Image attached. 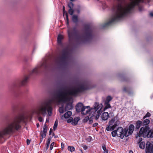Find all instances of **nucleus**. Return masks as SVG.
I'll return each instance as SVG.
<instances>
[{
  "instance_id": "obj_10",
  "label": "nucleus",
  "mask_w": 153,
  "mask_h": 153,
  "mask_svg": "<svg viewBox=\"0 0 153 153\" xmlns=\"http://www.w3.org/2000/svg\"><path fill=\"white\" fill-rule=\"evenodd\" d=\"M72 112L71 111H68L65 113L62 116L61 118L63 120L64 119H66L67 120L69 119L70 118H71V117L72 115Z\"/></svg>"
},
{
  "instance_id": "obj_45",
  "label": "nucleus",
  "mask_w": 153,
  "mask_h": 153,
  "mask_svg": "<svg viewBox=\"0 0 153 153\" xmlns=\"http://www.w3.org/2000/svg\"><path fill=\"white\" fill-rule=\"evenodd\" d=\"M129 153H133L132 151H130L129 152Z\"/></svg>"
},
{
  "instance_id": "obj_41",
  "label": "nucleus",
  "mask_w": 153,
  "mask_h": 153,
  "mask_svg": "<svg viewBox=\"0 0 153 153\" xmlns=\"http://www.w3.org/2000/svg\"><path fill=\"white\" fill-rule=\"evenodd\" d=\"M98 125V123H94L93 124V126H97V125Z\"/></svg>"
},
{
  "instance_id": "obj_47",
  "label": "nucleus",
  "mask_w": 153,
  "mask_h": 153,
  "mask_svg": "<svg viewBox=\"0 0 153 153\" xmlns=\"http://www.w3.org/2000/svg\"><path fill=\"white\" fill-rule=\"evenodd\" d=\"M39 124H37V127H39Z\"/></svg>"
},
{
  "instance_id": "obj_28",
  "label": "nucleus",
  "mask_w": 153,
  "mask_h": 153,
  "mask_svg": "<svg viewBox=\"0 0 153 153\" xmlns=\"http://www.w3.org/2000/svg\"><path fill=\"white\" fill-rule=\"evenodd\" d=\"M51 139H48L47 141V142L46 143V148L47 149L49 148L51 142Z\"/></svg>"
},
{
  "instance_id": "obj_4",
  "label": "nucleus",
  "mask_w": 153,
  "mask_h": 153,
  "mask_svg": "<svg viewBox=\"0 0 153 153\" xmlns=\"http://www.w3.org/2000/svg\"><path fill=\"white\" fill-rule=\"evenodd\" d=\"M117 118L114 117L108 123L109 125L106 128V130L108 131H111L113 130L117 126V124L118 122L116 121Z\"/></svg>"
},
{
  "instance_id": "obj_16",
  "label": "nucleus",
  "mask_w": 153,
  "mask_h": 153,
  "mask_svg": "<svg viewBox=\"0 0 153 153\" xmlns=\"http://www.w3.org/2000/svg\"><path fill=\"white\" fill-rule=\"evenodd\" d=\"M91 117L89 118L88 117H86L84 119V122H86L87 121L89 123H93V120L91 118Z\"/></svg>"
},
{
  "instance_id": "obj_19",
  "label": "nucleus",
  "mask_w": 153,
  "mask_h": 153,
  "mask_svg": "<svg viewBox=\"0 0 153 153\" xmlns=\"http://www.w3.org/2000/svg\"><path fill=\"white\" fill-rule=\"evenodd\" d=\"M147 137H153V129H151L148 132Z\"/></svg>"
},
{
  "instance_id": "obj_43",
  "label": "nucleus",
  "mask_w": 153,
  "mask_h": 153,
  "mask_svg": "<svg viewBox=\"0 0 153 153\" xmlns=\"http://www.w3.org/2000/svg\"><path fill=\"white\" fill-rule=\"evenodd\" d=\"M46 122H49V119L48 118V119H46Z\"/></svg>"
},
{
  "instance_id": "obj_27",
  "label": "nucleus",
  "mask_w": 153,
  "mask_h": 153,
  "mask_svg": "<svg viewBox=\"0 0 153 153\" xmlns=\"http://www.w3.org/2000/svg\"><path fill=\"white\" fill-rule=\"evenodd\" d=\"M112 100V98L111 97L108 96L107 97L106 100L105 101V102H109Z\"/></svg>"
},
{
  "instance_id": "obj_17",
  "label": "nucleus",
  "mask_w": 153,
  "mask_h": 153,
  "mask_svg": "<svg viewBox=\"0 0 153 153\" xmlns=\"http://www.w3.org/2000/svg\"><path fill=\"white\" fill-rule=\"evenodd\" d=\"M142 122L141 121L138 120L137 121L136 123V128L137 129H138L142 125Z\"/></svg>"
},
{
  "instance_id": "obj_30",
  "label": "nucleus",
  "mask_w": 153,
  "mask_h": 153,
  "mask_svg": "<svg viewBox=\"0 0 153 153\" xmlns=\"http://www.w3.org/2000/svg\"><path fill=\"white\" fill-rule=\"evenodd\" d=\"M68 12L70 15H72L74 13V10L73 9H70L68 10Z\"/></svg>"
},
{
  "instance_id": "obj_36",
  "label": "nucleus",
  "mask_w": 153,
  "mask_h": 153,
  "mask_svg": "<svg viewBox=\"0 0 153 153\" xmlns=\"http://www.w3.org/2000/svg\"><path fill=\"white\" fill-rule=\"evenodd\" d=\"M39 121L40 122H42L43 121V119L42 117H40L38 118Z\"/></svg>"
},
{
  "instance_id": "obj_7",
  "label": "nucleus",
  "mask_w": 153,
  "mask_h": 153,
  "mask_svg": "<svg viewBox=\"0 0 153 153\" xmlns=\"http://www.w3.org/2000/svg\"><path fill=\"white\" fill-rule=\"evenodd\" d=\"M146 153H153V142H147L146 148Z\"/></svg>"
},
{
  "instance_id": "obj_31",
  "label": "nucleus",
  "mask_w": 153,
  "mask_h": 153,
  "mask_svg": "<svg viewBox=\"0 0 153 153\" xmlns=\"http://www.w3.org/2000/svg\"><path fill=\"white\" fill-rule=\"evenodd\" d=\"M68 6L70 9H73L74 7V4L72 2H70L68 4Z\"/></svg>"
},
{
  "instance_id": "obj_40",
  "label": "nucleus",
  "mask_w": 153,
  "mask_h": 153,
  "mask_svg": "<svg viewBox=\"0 0 153 153\" xmlns=\"http://www.w3.org/2000/svg\"><path fill=\"white\" fill-rule=\"evenodd\" d=\"M30 143V140H27V145H29Z\"/></svg>"
},
{
  "instance_id": "obj_38",
  "label": "nucleus",
  "mask_w": 153,
  "mask_h": 153,
  "mask_svg": "<svg viewBox=\"0 0 153 153\" xmlns=\"http://www.w3.org/2000/svg\"><path fill=\"white\" fill-rule=\"evenodd\" d=\"M83 149H84L85 150L87 149H88L87 146L86 145H84L83 146Z\"/></svg>"
},
{
  "instance_id": "obj_22",
  "label": "nucleus",
  "mask_w": 153,
  "mask_h": 153,
  "mask_svg": "<svg viewBox=\"0 0 153 153\" xmlns=\"http://www.w3.org/2000/svg\"><path fill=\"white\" fill-rule=\"evenodd\" d=\"M68 151L71 152H73L75 151V148L73 146H68Z\"/></svg>"
},
{
  "instance_id": "obj_3",
  "label": "nucleus",
  "mask_w": 153,
  "mask_h": 153,
  "mask_svg": "<svg viewBox=\"0 0 153 153\" xmlns=\"http://www.w3.org/2000/svg\"><path fill=\"white\" fill-rule=\"evenodd\" d=\"M21 121V118L19 117L15 119L13 122L8 124L2 131L0 132V137L4 134L12 132L15 129L16 130L19 129L20 128L19 123Z\"/></svg>"
},
{
  "instance_id": "obj_23",
  "label": "nucleus",
  "mask_w": 153,
  "mask_h": 153,
  "mask_svg": "<svg viewBox=\"0 0 153 153\" xmlns=\"http://www.w3.org/2000/svg\"><path fill=\"white\" fill-rule=\"evenodd\" d=\"M72 20L74 22H76L78 21L77 16L74 15L72 17Z\"/></svg>"
},
{
  "instance_id": "obj_21",
  "label": "nucleus",
  "mask_w": 153,
  "mask_h": 153,
  "mask_svg": "<svg viewBox=\"0 0 153 153\" xmlns=\"http://www.w3.org/2000/svg\"><path fill=\"white\" fill-rule=\"evenodd\" d=\"M145 143L144 142H142L140 143L139 144V147L140 149H143L145 147Z\"/></svg>"
},
{
  "instance_id": "obj_25",
  "label": "nucleus",
  "mask_w": 153,
  "mask_h": 153,
  "mask_svg": "<svg viewBox=\"0 0 153 153\" xmlns=\"http://www.w3.org/2000/svg\"><path fill=\"white\" fill-rule=\"evenodd\" d=\"M102 148L104 151V153H108V149L106 148L105 145H103L102 146Z\"/></svg>"
},
{
  "instance_id": "obj_13",
  "label": "nucleus",
  "mask_w": 153,
  "mask_h": 153,
  "mask_svg": "<svg viewBox=\"0 0 153 153\" xmlns=\"http://www.w3.org/2000/svg\"><path fill=\"white\" fill-rule=\"evenodd\" d=\"M109 117L108 113L107 112H103L101 115V117L102 120L104 121L107 120Z\"/></svg>"
},
{
  "instance_id": "obj_46",
  "label": "nucleus",
  "mask_w": 153,
  "mask_h": 153,
  "mask_svg": "<svg viewBox=\"0 0 153 153\" xmlns=\"http://www.w3.org/2000/svg\"><path fill=\"white\" fill-rule=\"evenodd\" d=\"M79 12H80V10H77V12H78V13H79Z\"/></svg>"
},
{
  "instance_id": "obj_32",
  "label": "nucleus",
  "mask_w": 153,
  "mask_h": 153,
  "mask_svg": "<svg viewBox=\"0 0 153 153\" xmlns=\"http://www.w3.org/2000/svg\"><path fill=\"white\" fill-rule=\"evenodd\" d=\"M68 34L69 39H71L73 36V34L72 33H71L69 30H68Z\"/></svg>"
},
{
  "instance_id": "obj_26",
  "label": "nucleus",
  "mask_w": 153,
  "mask_h": 153,
  "mask_svg": "<svg viewBox=\"0 0 153 153\" xmlns=\"http://www.w3.org/2000/svg\"><path fill=\"white\" fill-rule=\"evenodd\" d=\"M58 124V121L56 120L53 126V129L55 130L57 128Z\"/></svg>"
},
{
  "instance_id": "obj_5",
  "label": "nucleus",
  "mask_w": 153,
  "mask_h": 153,
  "mask_svg": "<svg viewBox=\"0 0 153 153\" xmlns=\"http://www.w3.org/2000/svg\"><path fill=\"white\" fill-rule=\"evenodd\" d=\"M149 128L147 127H142L138 133L136 135V137L137 138L138 137H144L146 135H147L148 131H149Z\"/></svg>"
},
{
  "instance_id": "obj_8",
  "label": "nucleus",
  "mask_w": 153,
  "mask_h": 153,
  "mask_svg": "<svg viewBox=\"0 0 153 153\" xmlns=\"http://www.w3.org/2000/svg\"><path fill=\"white\" fill-rule=\"evenodd\" d=\"M80 118L79 117H77L75 118L74 120L73 119V118H70L69 119H68L67 120V121L68 123H71V124L73 125H76L78 121L80 120Z\"/></svg>"
},
{
  "instance_id": "obj_18",
  "label": "nucleus",
  "mask_w": 153,
  "mask_h": 153,
  "mask_svg": "<svg viewBox=\"0 0 153 153\" xmlns=\"http://www.w3.org/2000/svg\"><path fill=\"white\" fill-rule=\"evenodd\" d=\"M28 79V76H25L21 82V84L22 85H25L27 82V80Z\"/></svg>"
},
{
  "instance_id": "obj_34",
  "label": "nucleus",
  "mask_w": 153,
  "mask_h": 153,
  "mask_svg": "<svg viewBox=\"0 0 153 153\" xmlns=\"http://www.w3.org/2000/svg\"><path fill=\"white\" fill-rule=\"evenodd\" d=\"M59 111L60 113H63L64 111V110L63 108H59Z\"/></svg>"
},
{
  "instance_id": "obj_20",
  "label": "nucleus",
  "mask_w": 153,
  "mask_h": 153,
  "mask_svg": "<svg viewBox=\"0 0 153 153\" xmlns=\"http://www.w3.org/2000/svg\"><path fill=\"white\" fill-rule=\"evenodd\" d=\"M63 36L61 35H59L57 38V42L60 44L61 43V40L63 38Z\"/></svg>"
},
{
  "instance_id": "obj_29",
  "label": "nucleus",
  "mask_w": 153,
  "mask_h": 153,
  "mask_svg": "<svg viewBox=\"0 0 153 153\" xmlns=\"http://www.w3.org/2000/svg\"><path fill=\"white\" fill-rule=\"evenodd\" d=\"M151 116V114L149 112H148L143 117V119H145V118L149 117Z\"/></svg>"
},
{
  "instance_id": "obj_49",
  "label": "nucleus",
  "mask_w": 153,
  "mask_h": 153,
  "mask_svg": "<svg viewBox=\"0 0 153 153\" xmlns=\"http://www.w3.org/2000/svg\"><path fill=\"white\" fill-rule=\"evenodd\" d=\"M70 0L71 1H75V0Z\"/></svg>"
},
{
  "instance_id": "obj_1",
  "label": "nucleus",
  "mask_w": 153,
  "mask_h": 153,
  "mask_svg": "<svg viewBox=\"0 0 153 153\" xmlns=\"http://www.w3.org/2000/svg\"><path fill=\"white\" fill-rule=\"evenodd\" d=\"M52 107L47 102H44L41 104L37 109L32 111V113L33 114H41L43 117H45L47 112V116H51L52 115Z\"/></svg>"
},
{
  "instance_id": "obj_37",
  "label": "nucleus",
  "mask_w": 153,
  "mask_h": 153,
  "mask_svg": "<svg viewBox=\"0 0 153 153\" xmlns=\"http://www.w3.org/2000/svg\"><path fill=\"white\" fill-rule=\"evenodd\" d=\"M137 139H138L139 143H140L142 140V138L140 137H138L137 138Z\"/></svg>"
},
{
  "instance_id": "obj_35",
  "label": "nucleus",
  "mask_w": 153,
  "mask_h": 153,
  "mask_svg": "<svg viewBox=\"0 0 153 153\" xmlns=\"http://www.w3.org/2000/svg\"><path fill=\"white\" fill-rule=\"evenodd\" d=\"M54 142H52L51 145H50V149L51 150H52V149L53 148L54 145Z\"/></svg>"
},
{
  "instance_id": "obj_15",
  "label": "nucleus",
  "mask_w": 153,
  "mask_h": 153,
  "mask_svg": "<svg viewBox=\"0 0 153 153\" xmlns=\"http://www.w3.org/2000/svg\"><path fill=\"white\" fill-rule=\"evenodd\" d=\"M104 108L103 109V111H104L106 109L111 108V106L109 102H105L104 104Z\"/></svg>"
},
{
  "instance_id": "obj_48",
  "label": "nucleus",
  "mask_w": 153,
  "mask_h": 153,
  "mask_svg": "<svg viewBox=\"0 0 153 153\" xmlns=\"http://www.w3.org/2000/svg\"><path fill=\"white\" fill-rule=\"evenodd\" d=\"M50 134H51V129H50Z\"/></svg>"
},
{
  "instance_id": "obj_12",
  "label": "nucleus",
  "mask_w": 153,
  "mask_h": 153,
  "mask_svg": "<svg viewBox=\"0 0 153 153\" xmlns=\"http://www.w3.org/2000/svg\"><path fill=\"white\" fill-rule=\"evenodd\" d=\"M89 108V106H83L81 110L82 113L84 115L88 114Z\"/></svg>"
},
{
  "instance_id": "obj_9",
  "label": "nucleus",
  "mask_w": 153,
  "mask_h": 153,
  "mask_svg": "<svg viewBox=\"0 0 153 153\" xmlns=\"http://www.w3.org/2000/svg\"><path fill=\"white\" fill-rule=\"evenodd\" d=\"M47 131V127L45 124L43 126V130L41 131L40 132V135L42 138L41 140V142L43 138H45L46 136V133Z\"/></svg>"
},
{
  "instance_id": "obj_24",
  "label": "nucleus",
  "mask_w": 153,
  "mask_h": 153,
  "mask_svg": "<svg viewBox=\"0 0 153 153\" xmlns=\"http://www.w3.org/2000/svg\"><path fill=\"white\" fill-rule=\"evenodd\" d=\"M150 122V121L148 119H146L143 122V124L145 125H148Z\"/></svg>"
},
{
  "instance_id": "obj_11",
  "label": "nucleus",
  "mask_w": 153,
  "mask_h": 153,
  "mask_svg": "<svg viewBox=\"0 0 153 153\" xmlns=\"http://www.w3.org/2000/svg\"><path fill=\"white\" fill-rule=\"evenodd\" d=\"M88 114L89 116H91V117L94 116L95 115L97 116V111L94 108L91 109H90V108H89Z\"/></svg>"
},
{
  "instance_id": "obj_2",
  "label": "nucleus",
  "mask_w": 153,
  "mask_h": 153,
  "mask_svg": "<svg viewBox=\"0 0 153 153\" xmlns=\"http://www.w3.org/2000/svg\"><path fill=\"white\" fill-rule=\"evenodd\" d=\"M134 129V126L133 125H130L128 129H123V128L119 127L117 128L111 132V134L113 137L116 136L123 139L124 137H127L131 134Z\"/></svg>"
},
{
  "instance_id": "obj_44",
  "label": "nucleus",
  "mask_w": 153,
  "mask_h": 153,
  "mask_svg": "<svg viewBox=\"0 0 153 153\" xmlns=\"http://www.w3.org/2000/svg\"><path fill=\"white\" fill-rule=\"evenodd\" d=\"M78 105H80L82 106H83V104H82V103H78Z\"/></svg>"
},
{
  "instance_id": "obj_33",
  "label": "nucleus",
  "mask_w": 153,
  "mask_h": 153,
  "mask_svg": "<svg viewBox=\"0 0 153 153\" xmlns=\"http://www.w3.org/2000/svg\"><path fill=\"white\" fill-rule=\"evenodd\" d=\"M76 93H77V91H76L75 90H73V91L69 93V94L71 95H74Z\"/></svg>"
},
{
  "instance_id": "obj_42",
  "label": "nucleus",
  "mask_w": 153,
  "mask_h": 153,
  "mask_svg": "<svg viewBox=\"0 0 153 153\" xmlns=\"http://www.w3.org/2000/svg\"><path fill=\"white\" fill-rule=\"evenodd\" d=\"M150 15L151 16L153 17V13L152 12H151L150 13Z\"/></svg>"
},
{
  "instance_id": "obj_14",
  "label": "nucleus",
  "mask_w": 153,
  "mask_h": 153,
  "mask_svg": "<svg viewBox=\"0 0 153 153\" xmlns=\"http://www.w3.org/2000/svg\"><path fill=\"white\" fill-rule=\"evenodd\" d=\"M63 16H64L65 15L66 16V24L68 25L69 24V20L68 18V16L67 13L65 11V7L64 6L63 7Z\"/></svg>"
},
{
  "instance_id": "obj_39",
  "label": "nucleus",
  "mask_w": 153,
  "mask_h": 153,
  "mask_svg": "<svg viewBox=\"0 0 153 153\" xmlns=\"http://www.w3.org/2000/svg\"><path fill=\"white\" fill-rule=\"evenodd\" d=\"M61 148L63 149L65 147L63 143H61Z\"/></svg>"
},
{
  "instance_id": "obj_6",
  "label": "nucleus",
  "mask_w": 153,
  "mask_h": 153,
  "mask_svg": "<svg viewBox=\"0 0 153 153\" xmlns=\"http://www.w3.org/2000/svg\"><path fill=\"white\" fill-rule=\"evenodd\" d=\"M103 107V105L102 103H99L97 102H95L94 104V108L97 111V116H96V119L97 120L99 118L102 112V109Z\"/></svg>"
}]
</instances>
